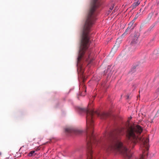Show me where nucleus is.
<instances>
[{"instance_id": "obj_1", "label": "nucleus", "mask_w": 159, "mask_h": 159, "mask_svg": "<svg viewBox=\"0 0 159 159\" xmlns=\"http://www.w3.org/2000/svg\"><path fill=\"white\" fill-rule=\"evenodd\" d=\"M100 5L98 0H92L91 6L84 26L77 63L78 71L81 73H83L84 69L82 63L86 61L89 64L92 61L91 50L89 48L90 41L88 34L97 19L96 9Z\"/></svg>"}, {"instance_id": "obj_2", "label": "nucleus", "mask_w": 159, "mask_h": 159, "mask_svg": "<svg viewBox=\"0 0 159 159\" xmlns=\"http://www.w3.org/2000/svg\"><path fill=\"white\" fill-rule=\"evenodd\" d=\"M86 124L87 130V159H92V149L94 146L97 145L100 141L93 134V116L96 114L101 118L104 119L108 116V114L105 112L99 113L93 110H86Z\"/></svg>"}, {"instance_id": "obj_3", "label": "nucleus", "mask_w": 159, "mask_h": 159, "mask_svg": "<svg viewBox=\"0 0 159 159\" xmlns=\"http://www.w3.org/2000/svg\"><path fill=\"white\" fill-rule=\"evenodd\" d=\"M142 131V127L137 125L130 127L127 131V136L129 141V144L130 148H133L138 142L141 143L140 150L143 154L139 158L136 159H144V156L148 154L147 151L149 149V139L142 137L141 134Z\"/></svg>"}, {"instance_id": "obj_4", "label": "nucleus", "mask_w": 159, "mask_h": 159, "mask_svg": "<svg viewBox=\"0 0 159 159\" xmlns=\"http://www.w3.org/2000/svg\"><path fill=\"white\" fill-rule=\"evenodd\" d=\"M122 130L121 129H118L110 134V137L114 141V143L110 148L111 150L123 155L127 159H129L132 157V153L130 149L126 148L123 145L119 137V136L122 134Z\"/></svg>"}, {"instance_id": "obj_5", "label": "nucleus", "mask_w": 159, "mask_h": 159, "mask_svg": "<svg viewBox=\"0 0 159 159\" xmlns=\"http://www.w3.org/2000/svg\"><path fill=\"white\" fill-rule=\"evenodd\" d=\"M65 131L68 133H73L75 134H81L82 131L77 129L71 128H66L65 129Z\"/></svg>"}, {"instance_id": "obj_6", "label": "nucleus", "mask_w": 159, "mask_h": 159, "mask_svg": "<svg viewBox=\"0 0 159 159\" xmlns=\"http://www.w3.org/2000/svg\"><path fill=\"white\" fill-rule=\"evenodd\" d=\"M139 33H137L134 34L133 37L132 39V41L131 42V43L133 44L136 43L137 42V39L139 37Z\"/></svg>"}, {"instance_id": "obj_7", "label": "nucleus", "mask_w": 159, "mask_h": 159, "mask_svg": "<svg viewBox=\"0 0 159 159\" xmlns=\"http://www.w3.org/2000/svg\"><path fill=\"white\" fill-rule=\"evenodd\" d=\"M140 3V2L139 1L134 2L132 5L133 7L134 8L138 6Z\"/></svg>"}, {"instance_id": "obj_8", "label": "nucleus", "mask_w": 159, "mask_h": 159, "mask_svg": "<svg viewBox=\"0 0 159 159\" xmlns=\"http://www.w3.org/2000/svg\"><path fill=\"white\" fill-rule=\"evenodd\" d=\"M35 151H32L30 152L28 154V155L29 156H32L34 155V153H35Z\"/></svg>"}, {"instance_id": "obj_9", "label": "nucleus", "mask_w": 159, "mask_h": 159, "mask_svg": "<svg viewBox=\"0 0 159 159\" xmlns=\"http://www.w3.org/2000/svg\"><path fill=\"white\" fill-rule=\"evenodd\" d=\"M135 19H134L133 21H132L131 22H130V23L129 24H130V25H131H131H132L133 24V23H134V22H133V21H134L135 20Z\"/></svg>"}, {"instance_id": "obj_10", "label": "nucleus", "mask_w": 159, "mask_h": 159, "mask_svg": "<svg viewBox=\"0 0 159 159\" xmlns=\"http://www.w3.org/2000/svg\"><path fill=\"white\" fill-rule=\"evenodd\" d=\"M113 8V7H110V9L111 11L112 10Z\"/></svg>"}, {"instance_id": "obj_11", "label": "nucleus", "mask_w": 159, "mask_h": 159, "mask_svg": "<svg viewBox=\"0 0 159 159\" xmlns=\"http://www.w3.org/2000/svg\"><path fill=\"white\" fill-rule=\"evenodd\" d=\"M1 153H0V155H1Z\"/></svg>"}]
</instances>
